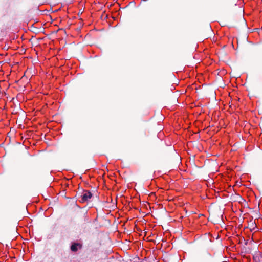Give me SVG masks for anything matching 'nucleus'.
Instances as JSON below:
<instances>
[{
    "instance_id": "obj_1",
    "label": "nucleus",
    "mask_w": 262,
    "mask_h": 262,
    "mask_svg": "<svg viewBox=\"0 0 262 262\" xmlns=\"http://www.w3.org/2000/svg\"><path fill=\"white\" fill-rule=\"evenodd\" d=\"M240 24L241 25H245L246 23H245V20L243 17V16L241 15H239L236 18V21L234 23V25H233V27H237L239 26V24Z\"/></svg>"
},
{
    "instance_id": "obj_2",
    "label": "nucleus",
    "mask_w": 262,
    "mask_h": 262,
    "mask_svg": "<svg viewBox=\"0 0 262 262\" xmlns=\"http://www.w3.org/2000/svg\"><path fill=\"white\" fill-rule=\"evenodd\" d=\"M92 196V193L89 191H85V193L82 195L81 202L84 203L86 202Z\"/></svg>"
},
{
    "instance_id": "obj_3",
    "label": "nucleus",
    "mask_w": 262,
    "mask_h": 262,
    "mask_svg": "<svg viewBox=\"0 0 262 262\" xmlns=\"http://www.w3.org/2000/svg\"><path fill=\"white\" fill-rule=\"evenodd\" d=\"M78 246H79V248L82 247L81 245L79 243H75L73 244L71 246V250L73 252H77L78 251Z\"/></svg>"
},
{
    "instance_id": "obj_4",
    "label": "nucleus",
    "mask_w": 262,
    "mask_h": 262,
    "mask_svg": "<svg viewBox=\"0 0 262 262\" xmlns=\"http://www.w3.org/2000/svg\"><path fill=\"white\" fill-rule=\"evenodd\" d=\"M253 213H254V215L255 217L258 218L260 216V213L258 211H253Z\"/></svg>"
}]
</instances>
